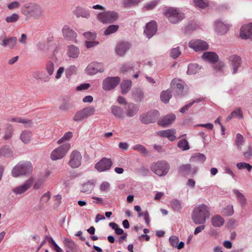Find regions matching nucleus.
<instances>
[{
	"mask_svg": "<svg viewBox=\"0 0 252 252\" xmlns=\"http://www.w3.org/2000/svg\"><path fill=\"white\" fill-rule=\"evenodd\" d=\"M202 58L204 61L212 64H214L219 59L218 55L213 52H204L202 55Z\"/></svg>",
	"mask_w": 252,
	"mask_h": 252,
	"instance_id": "bb28decb",
	"label": "nucleus"
},
{
	"mask_svg": "<svg viewBox=\"0 0 252 252\" xmlns=\"http://www.w3.org/2000/svg\"><path fill=\"white\" fill-rule=\"evenodd\" d=\"M77 71V67L74 65H71L65 69V75L67 78L76 74Z\"/></svg>",
	"mask_w": 252,
	"mask_h": 252,
	"instance_id": "864d4df0",
	"label": "nucleus"
},
{
	"mask_svg": "<svg viewBox=\"0 0 252 252\" xmlns=\"http://www.w3.org/2000/svg\"><path fill=\"white\" fill-rule=\"evenodd\" d=\"M206 157L201 153H194L191 155L189 158V162L197 164H203L206 160Z\"/></svg>",
	"mask_w": 252,
	"mask_h": 252,
	"instance_id": "c85d7f7f",
	"label": "nucleus"
},
{
	"mask_svg": "<svg viewBox=\"0 0 252 252\" xmlns=\"http://www.w3.org/2000/svg\"><path fill=\"white\" fill-rule=\"evenodd\" d=\"M51 197L50 192L48 191L43 194L41 197L40 204L43 205L48 202Z\"/></svg>",
	"mask_w": 252,
	"mask_h": 252,
	"instance_id": "0e129e2a",
	"label": "nucleus"
},
{
	"mask_svg": "<svg viewBox=\"0 0 252 252\" xmlns=\"http://www.w3.org/2000/svg\"><path fill=\"white\" fill-rule=\"evenodd\" d=\"M95 108L93 106H88L77 111L72 118L73 121L79 122L83 121L89 116L94 114Z\"/></svg>",
	"mask_w": 252,
	"mask_h": 252,
	"instance_id": "6e6552de",
	"label": "nucleus"
},
{
	"mask_svg": "<svg viewBox=\"0 0 252 252\" xmlns=\"http://www.w3.org/2000/svg\"><path fill=\"white\" fill-rule=\"evenodd\" d=\"M227 59L232 73L234 74L237 73L238 70L241 67L242 64L241 57L236 54H232L229 56Z\"/></svg>",
	"mask_w": 252,
	"mask_h": 252,
	"instance_id": "ddd939ff",
	"label": "nucleus"
},
{
	"mask_svg": "<svg viewBox=\"0 0 252 252\" xmlns=\"http://www.w3.org/2000/svg\"><path fill=\"white\" fill-rule=\"evenodd\" d=\"M132 85V82L129 80H124L121 84V91L123 94L127 93L130 90Z\"/></svg>",
	"mask_w": 252,
	"mask_h": 252,
	"instance_id": "a19ab883",
	"label": "nucleus"
},
{
	"mask_svg": "<svg viewBox=\"0 0 252 252\" xmlns=\"http://www.w3.org/2000/svg\"><path fill=\"white\" fill-rule=\"evenodd\" d=\"M232 115L233 118H238L239 119H243V114L242 109L240 107H238L234 109L232 112Z\"/></svg>",
	"mask_w": 252,
	"mask_h": 252,
	"instance_id": "052dcab7",
	"label": "nucleus"
},
{
	"mask_svg": "<svg viewBox=\"0 0 252 252\" xmlns=\"http://www.w3.org/2000/svg\"><path fill=\"white\" fill-rule=\"evenodd\" d=\"M73 107V103L68 101L62 103L59 106V109L63 111H67Z\"/></svg>",
	"mask_w": 252,
	"mask_h": 252,
	"instance_id": "5fc2aeb1",
	"label": "nucleus"
},
{
	"mask_svg": "<svg viewBox=\"0 0 252 252\" xmlns=\"http://www.w3.org/2000/svg\"><path fill=\"white\" fill-rule=\"evenodd\" d=\"M118 25H110L103 30V35L107 36L117 32L119 29Z\"/></svg>",
	"mask_w": 252,
	"mask_h": 252,
	"instance_id": "473e14b6",
	"label": "nucleus"
},
{
	"mask_svg": "<svg viewBox=\"0 0 252 252\" xmlns=\"http://www.w3.org/2000/svg\"><path fill=\"white\" fill-rule=\"evenodd\" d=\"M130 47L131 45L129 43L127 42H120L116 46V53L119 56H124Z\"/></svg>",
	"mask_w": 252,
	"mask_h": 252,
	"instance_id": "412c9836",
	"label": "nucleus"
},
{
	"mask_svg": "<svg viewBox=\"0 0 252 252\" xmlns=\"http://www.w3.org/2000/svg\"><path fill=\"white\" fill-rule=\"evenodd\" d=\"M132 95L137 101H141L144 96V92L140 89H135L132 92Z\"/></svg>",
	"mask_w": 252,
	"mask_h": 252,
	"instance_id": "09e8293b",
	"label": "nucleus"
},
{
	"mask_svg": "<svg viewBox=\"0 0 252 252\" xmlns=\"http://www.w3.org/2000/svg\"><path fill=\"white\" fill-rule=\"evenodd\" d=\"M151 170L158 176H164L170 169L169 163L165 160L153 162L150 166Z\"/></svg>",
	"mask_w": 252,
	"mask_h": 252,
	"instance_id": "423d86ee",
	"label": "nucleus"
},
{
	"mask_svg": "<svg viewBox=\"0 0 252 252\" xmlns=\"http://www.w3.org/2000/svg\"><path fill=\"white\" fill-rule=\"evenodd\" d=\"M133 149L144 156H148L149 153L147 149L142 145L136 144L133 147Z\"/></svg>",
	"mask_w": 252,
	"mask_h": 252,
	"instance_id": "603ef678",
	"label": "nucleus"
},
{
	"mask_svg": "<svg viewBox=\"0 0 252 252\" xmlns=\"http://www.w3.org/2000/svg\"><path fill=\"white\" fill-rule=\"evenodd\" d=\"M96 17L100 23L103 24H110L118 20L119 14L114 10H104L98 13Z\"/></svg>",
	"mask_w": 252,
	"mask_h": 252,
	"instance_id": "20e7f679",
	"label": "nucleus"
},
{
	"mask_svg": "<svg viewBox=\"0 0 252 252\" xmlns=\"http://www.w3.org/2000/svg\"><path fill=\"white\" fill-rule=\"evenodd\" d=\"M126 114L128 117H133L138 113L139 107L132 102L127 103L125 107Z\"/></svg>",
	"mask_w": 252,
	"mask_h": 252,
	"instance_id": "a878e982",
	"label": "nucleus"
},
{
	"mask_svg": "<svg viewBox=\"0 0 252 252\" xmlns=\"http://www.w3.org/2000/svg\"><path fill=\"white\" fill-rule=\"evenodd\" d=\"M170 205L173 210L178 212H180L183 208L181 201L178 199L172 200Z\"/></svg>",
	"mask_w": 252,
	"mask_h": 252,
	"instance_id": "3c124183",
	"label": "nucleus"
},
{
	"mask_svg": "<svg viewBox=\"0 0 252 252\" xmlns=\"http://www.w3.org/2000/svg\"><path fill=\"white\" fill-rule=\"evenodd\" d=\"M229 28L228 24L221 20H217L214 23V30L218 35L225 34L228 31Z\"/></svg>",
	"mask_w": 252,
	"mask_h": 252,
	"instance_id": "4468645a",
	"label": "nucleus"
},
{
	"mask_svg": "<svg viewBox=\"0 0 252 252\" xmlns=\"http://www.w3.org/2000/svg\"><path fill=\"white\" fill-rule=\"evenodd\" d=\"M245 143V139L242 135L237 133L235 140V144L239 150H242V146Z\"/></svg>",
	"mask_w": 252,
	"mask_h": 252,
	"instance_id": "37998d69",
	"label": "nucleus"
},
{
	"mask_svg": "<svg viewBox=\"0 0 252 252\" xmlns=\"http://www.w3.org/2000/svg\"><path fill=\"white\" fill-rule=\"evenodd\" d=\"M211 223L215 227H220L224 224V219L220 215H215L211 218Z\"/></svg>",
	"mask_w": 252,
	"mask_h": 252,
	"instance_id": "7c9ffc66",
	"label": "nucleus"
},
{
	"mask_svg": "<svg viewBox=\"0 0 252 252\" xmlns=\"http://www.w3.org/2000/svg\"><path fill=\"white\" fill-rule=\"evenodd\" d=\"M210 216V209L206 204H202L196 206L193 209L191 219L195 224L205 223L206 220Z\"/></svg>",
	"mask_w": 252,
	"mask_h": 252,
	"instance_id": "f257e3e1",
	"label": "nucleus"
},
{
	"mask_svg": "<svg viewBox=\"0 0 252 252\" xmlns=\"http://www.w3.org/2000/svg\"><path fill=\"white\" fill-rule=\"evenodd\" d=\"M156 133L158 135L161 137L167 138L171 141H174L176 138L175 135L176 130L174 129L160 130L157 131Z\"/></svg>",
	"mask_w": 252,
	"mask_h": 252,
	"instance_id": "cd10ccee",
	"label": "nucleus"
},
{
	"mask_svg": "<svg viewBox=\"0 0 252 252\" xmlns=\"http://www.w3.org/2000/svg\"><path fill=\"white\" fill-rule=\"evenodd\" d=\"M233 192L235 194L241 206H245L247 203V200L245 195L237 189H233Z\"/></svg>",
	"mask_w": 252,
	"mask_h": 252,
	"instance_id": "c9c22d12",
	"label": "nucleus"
},
{
	"mask_svg": "<svg viewBox=\"0 0 252 252\" xmlns=\"http://www.w3.org/2000/svg\"><path fill=\"white\" fill-rule=\"evenodd\" d=\"M82 156L77 151H73L70 155L69 165L73 168L78 167L81 163Z\"/></svg>",
	"mask_w": 252,
	"mask_h": 252,
	"instance_id": "2eb2a0df",
	"label": "nucleus"
},
{
	"mask_svg": "<svg viewBox=\"0 0 252 252\" xmlns=\"http://www.w3.org/2000/svg\"><path fill=\"white\" fill-rule=\"evenodd\" d=\"M94 187V184L90 182H88L82 185L81 191L82 192L89 194L93 190Z\"/></svg>",
	"mask_w": 252,
	"mask_h": 252,
	"instance_id": "8fccbe9b",
	"label": "nucleus"
},
{
	"mask_svg": "<svg viewBox=\"0 0 252 252\" xmlns=\"http://www.w3.org/2000/svg\"><path fill=\"white\" fill-rule=\"evenodd\" d=\"M110 110L111 114L116 118L120 119H124L125 114L121 107L117 105H112L110 107Z\"/></svg>",
	"mask_w": 252,
	"mask_h": 252,
	"instance_id": "c756f323",
	"label": "nucleus"
},
{
	"mask_svg": "<svg viewBox=\"0 0 252 252\" xmlns=\"http://www.w3.org/2000/svg\"><path fill=\"white\" fill-rule=\"evenodd\" d=\"M159 115L158 111L153 110L149 112L146 115L140 116V120L143 123L149 124L155 122L158 118Z\"/></svg>",
	"mask_w": 252,
	"mask_h": 252,
	"instance_id": "f3484780",
	"label": "nucleus"
},
{
	"mask_svg": "<svg viewBox=\"0 0 252 252\" xmlns=\"http://www.w3.org/2000/svg\"><path fill=\"white\" fill-rule=\"evenodd\" d=\"M21 6L20 2L17 0H13L7 5V7L9 10H15L20 8Z\"/></svg>",
	"mask_w": 252,
	"mask_h": 252,
	"instance_id": "680f3d73",
	"label": "nucleus"
},
{
	"mask_svg": "<svg viewBox=\"0 0 252 252\" xmlns=\"http://www.w3.org/2000/svg\"><path fill=\"white\" fill-rule=\"evenodd\" d=\"M80 54L79 48L74 45H69L66 48V55L72 59H77Z\"/></svg>",
	"mask_w": 252,
	"mask_h": 252,
	"instance_id": "b1692460",
	"label": "nucleus"
},
{
	"mask_svg": "<svg viewBox=\"0 0 252 252\" xmlns=\"http://www.w3.org/2000/svg\"><path fill=\"white\" fill-rule=\"evenodd\" d=\"M63 243L65 247L69 250V251H71L72 252H77L78 247L72 240L65 238L64 239Z\"/></svg>",
	"mask_w": 252,
	"mask_h": 252,
	"instance_id": "e433bc0d",
	"label": "nucleus"
},
{
	"mask_svg": "<svg viewBox=\"0 0 252 252\" xmlns=\"http://www.w3.org/2000/svg\"><path fill=\"white\" fill-rule=\"evenodd\" d=\"M201 67L196 63H190L188 65L187 74L189 75L194 74L196 73L200 69Z\"/></svg>",
	"mask_w": 252,
	"mask_h": 252,
	"instance_id": "49530a36",
	"label": "nucleus"
},
{
	"mask_svg": "<svg viewBox=\"0 0 252 252\" xmlns=\"http://www.w3.org/2000/svg\"><path fill=\"white\" fill-rule=\"evenodd\" d=\"M158 1L157 0H153L146 3L143 8L145 10H150L153 9L157 5Z\"/></svg>",
	"mask_w": 252,
	"mask_h": 252,
	"instance_id": "69168bd1",
	"label": "nucleus"
},
{
	"mask_svg": "<svg viewBox=\"0 0 252 252\" xmlns=\"http://www.w3.org/2000/svg\"><path fill=\"white\" fill-rule=\"evenodd\" d=\"M34 182L33 179H28L22 185L17 187L13 189L16 194H21L28 190Z\"/></svg>",
	"mask_w": 252,
	"mask_h": 252,
	"instance_id": "6ab92c4d",
	"label": "nucleus"
},
{
	"mask_svg": "<svg viewBox=\"0 0 252 252\" xmlns=\"http://www.w3.org/2000/svg\"><path fill=\"white\" fill-rule=\"evenodd\" d=\"M72 135L73 133L72 132L68 131L65 133L63 136L57 141V143L59 144H63L66 141H68L72 137Z\"/></svg>",
	"mask_w": 252,
	"mask_h": 252,
	"instance_id": "13d9d810",
	"label": "nucleus"
},
{
	"mask_svg": "<svg viewBox=\"0 0 252 252\" xmlns=\"http://www.w3.org/2000/svg\"><path fill=\"white\" fill-rule=\"evenodd\" d=\"M72 12L77 18L82 17L89 19L91 17L90 11L80 6L75 7L73 10Z\"/></svg>",
	"mask_w": 252,
	"mask_h": 252,
	"instance_id": "4be33fe9",
	"label": "nucleus"
},
{
	"mask_svg": "<svg viewBox=\"0 0 252 252\" xmlns=\"http://www.w3.org/2000/svg\"><path fill=\"white\" fill-rule=\"evenodd\" d=\"M192 5L196 8L204 9L209 6V3L206 0H192Z\"/></svg>",
	"mask_w": 252,
	"mask_h": 252,
	"instance_id": "58836bf2",
	"label": "nucleus"
},
{
	"mask_svg": "<svg viewBox=\"0 0 252 252\" xmlns=\"http://www.w3.org/2000/svg\"><path fill=\"white\" fill-rule=\"evenodd\" d=\"M189 46L195 52L203 51L209 48L208 43L201 39H193L189 41Z\"/></svg>",
	"mask_w": 252,
	"mask_h": 252,
	"instance_id": "9b49d317",
	"label": "nucleus"
},
{
	"mask_svg": "<svg viewBox=\"0 0 252 252\" xmlns=\"http://www.w3.org/2000/svg\"><path fill=\"white\" fill-rule=\"evenodd\" d=\"M32 76L35 79L40 80L42 82H48L50 80V77L42 71H35Z\"/></svg>",
	"mask_w": 252,
	"mask_h": 252,
	"instance_id": "72a5a7b5",
	"label": "nucleus"
},
{
	"mask_svg": "<svg viewBox=\"0 0 252 252\" xmlns=\"http://www.w3.org/2000/svg\"><path fill=\"white\" fill-rule=\"evenodd\" d=\"M221 213L225 216L230 217L232 216L234 213L233 206L232 204L226 206L222 208Z\"/></svg>",
	"mask_w": 252,
	"mask_h": 252,
	"instance_id": "a18cd8bd",
	"label": "nucleus"
},
{
	"mask_svg": "<svg viewBox=\"0 0 252 252\" xmlns=\"http://www.w3.org/2000/svg\"><path fill=\"white\" fill-rule=\"evenodd\" d=\"M236 166L238 169L239 170H242L244 169H247L248 171H251V170L252 169V166L249 163L244 162H238L236 164Z\"/></svg>",
	"mask_w": 252,
	"mask_h": 252,
	"instance_id": "bf43d9fd",
	"label": "nucleus"
},
{
	"mask_svg": "<svg viewBox=\"0 0 252 252\" xmlns=\"http://www.w3.org/2000/svg\"><path fill=\"white\" fill-rule=\"evenodd\" d=\"M120 78L118 77H107L102 82V88L104 91H109L115 89L119 84Z\"/></svg>",
	"mask_w": 252,
	"mask_h": 252,
	"instance_id": "f8f14e48",
	"label": "nucleus"
},
{
	"mask_svg": "<svg viewBox=\"0 0 252 252\" xmlns=\"http://www.w3.org/2000/svg\"><path fill=\"white\" fill-rule=\"evenodd\" d=\"M13 157V151L9 146H5L0 149V158L2 157L10 158Z\"/></svg>",
	"mask_w": 252,
	"mask_h": 252,
	"instance_id": "f704fd0d",
	"label": "nucleus"
},
{
	"mask_svg": "<svg viewBox=\"0 0 252 252\" xmlns=\"http://www.w3.org/2000/svg\"><path fill=\"white\" fill-rule=\"evenodd\" d=\"M165 17L172 24L180 22L185 18L184 13L178 7H169L164 13Z\"/></svg>",
	"mask_w": 252,
	"mask_h": 252,
	"instance_id": "39448f33",
	"label": "nucleus"
},
{
	"mask_svg": "<svg viewBox=\"0 0 252 252\" xmlns=\"http://www.w3.org/2000/svg\"><path fill=\"white\" fill-rule=\"evenodd\" d=\"M70 148L69 143H65L60 147L54 149L50 155V158L52 160H57L63 158Z\"/></svg>",
	"mask_w": 252,
	"mask_h": 252,
	"instance_id": "1a4fd4ad",
	"label": "nucleus"
},
{
	"mask_svg": "<svg viewBox=\"0 0 252 252\" xmlns=\"http://www.w3.org/2000/svg\"><path fill=\"white\" fill-rule=\"evenodd\" d=\"M21 12L25 16L34 19H39L44 15L41 7L35 3L24 4L21 9Z\"/></svg>",
	"mask_w": 252,
	"mask_h": 252,
	"instance_id": "f03ea898",
	"label": "nucleus"
},
{
	"mask_svg": "<svg viewBox=\"0 0 252 252\" xmlns=\"http://www.w3.org/2000/svg\"><path fill=\"white\" fill-rule=\"evenodd\" d=\"M32 170L33 166L31 162L21 161L13 167L11 171V175L14 178L28 177L32 174Z\"/></svg>",
	"mask_w": 252,
	"mask_h": 252,
	"instance_id": "7ed1b4c3",
	"label": "nucleus"
},
{
	"mask_svg": "<svg viewBox=\"0 0 252 252\" xmlns=\"http://www.w3.org/2000/svg\"><path fill=\"white\" fill-rule=\"evenodd\" d=\"M170 85L171 87L175 91L176 94L178 96H184L188 93V86L182 80L174 78L172 80Z\"/></svg>",
	"mask_w": 252,
	"mask_h": 252,
	"instance_id": "0eeeda50",
	"label": "nucleus"
},
{
	"mask_svg": "<svg viewBox=\"0 0 252 252\" xmlns=\"http://www.w3.org/2000/svg\"><path fill=\"white\" fill-rule=\"evenodd\" d=\"M176 116L174 114H170L164 117L159 122V124L162 126H167L170 125L175 121Z\"/></svg>",
	"mask_w": 252,
	"mask_h": 252,
	"instance_id": "2f4dec72",
	"label": "nucleus"
},
{
	"mask_svg": "<svg viewBox=\"0 0 252 252\" xmlns=\"http://www.w3.org/2000/svg\"><path fill=\"white\" fill-rule=\"evenodd\" d=\"M1 41L0 44L3 47H8L10 49H13L16 46L17 43V38L16 37H11L6 38L5 36H1Z\"/></svg>",
	"mask_w": 252,
	"mask_h": 252,
	"instance_id": "393cba45",
	"label": "nucleus"
},
{
	"mask_svg": "<svg viewBox=\"0 0 252 252\" xmlns=\"http://www.w3.org/2000/svg\"><path fill=\"white\" fill-rule=\"evenodd\" d=\"M104 71V65L102 63L93 62L90 63L85 69V72L89 75H94Z\"/></svg>",
	"mask_w": 252,
	"mask_h": 252,
	"instance_id": "9d476101",
	"label": "nucleus"
},
{
	"mask_svg": "<svg viewBox=\"0 0 252 252\" xmlns=\"http://www.w3.org/2000/svg\"><path fill=\"white\" fill-rule=\"evenodd\" d=\"M172 95L171 91L169 89L163 91L160 93V98L161 101L164 103H167L170 99L171 98Z\"/></svg>",
	"mask_w": 252,
	"mask_h": 252,
	"instance_id": "4c0bfd02",
	"label": "nucleus"
},
{
	"mask_svg": "<svg viewBox=\"0 0 252 252\" xmlns=\"http://www.w3.org/2000/svg\"><path fill=\"white\" fill-rule=\"evenodd\" d=\"M181 52L180 50L179 47H177L172 49L170 52V56L173 59H176L181 55Z\"/></svg>",
	"mask_w": 252,
	"mask_h": 252,
	"instance_id": "338daca9",
	"label": "nucleus"
},
{
	"mask_svg": "<svg viewBox=\"0 0 252 252\" xmlns=\"http://www.w3.org/2000/svg\"><path fill=\"white\" fill-rule=\"evenodd\" d=\"M8 121L12 122L21 123L24 124L26 127L32 126V123L31 121L28 119H22L19 117H13L9 118Z\"/></svg>",
	"mask_w": 252,
	"mask_h": 252,
	"instance_id": "ea45409f",
	"label": "nucleus"
},
{
	"mask_svg": "<svg viewBox=\"0 0 252 252\" xmlns=\"http://www.w3.org/2000/svg\"><path fill=\"white\" fill-rule=\"evenodd\" d=\"M178 147L183 151H187L189 149V142L185 139H182L178 142Z\"/></svg>",
	"mask_w": 252,
	"mask_h": 252,
	"instance_id": "6e6d98bb",
	"label": "nucleus"
},
{
	"mask_svg": "<svg viewBox=\"0 0 252 252\" xmlns=\"http://www.w3.org/2000/svg\"><path fill=\"white\" fill-rule=\"evenodd\" d=\"M83 35L88 40H93L96 37V34L94 32H85L83 33Z\"/></svg>",
	"mask_w": 252,
	"mask_h": 252,
	"instance_id": "774afa93",
	"label": "nucleus"
},
{
	"mask_svg": "<svg viewBox=\"0 0 252 252\" xmlns=\"http://www.w3.org/2000/svg\"><path fill=\"white\" fill-rule=\"evenodd\" d=\"M112 165L110 159L104 158L95 164V168L99 172H104L109 170Z\"/></svg>",
	"mask_w": 252,
	"mask_h": 252,
	"instance_id": "dca6fc26",
	"label": "nucleus"
},
{
	"mask_svg": "<svg viewBox=\"0 0 252 252\" xmlns=\"http://www.w3.org/2000/svg\"><path fill=\"white\" fill-rule=\"evenodd\" d=\"M225 67V63L223 61H217L213 64V68L216 72L222 73Z\"/></svg>",
	"mask_w": 252,
	"mask_h": 252,
	"instance_id": "c03bdc74",
	"label": "nucleus"
},
{
	"mask_svg": "<svg viewBox=\"0 0 252 252\" xmlns=\"http://www.w3.org/2000/svg\"><path fill=\"white\" fill-rule=\"evenodd\" d=\"M240 36L243 39L252 40V23L243 25L240 29Z\"/></svg>",
	"mask_w": 252,
	"mask_h": 252,
	"instance_id": "a211bd4d",
	"label": "nucleus"
},
{
	"mask_svg": "<svg viewBox=\"0 0 252 252\" xmlns=\"http://www.w3.org/2000/svg\"><path fill=\"white\" fill-rule=\"evenodd\" d=\"M141 0H124L123 5L125 7H129L138 4Z\"/></svg>",
	"mask_w": 252,
	"mask_h": 252,
	"instance_id": "e2e57ef3",
	"label": "nucleus"
},
{
	"mask_svg": "<svg viewBox=\"0 0 252 252\" xmlns=\"http://www.w3.org/2000/svg\"><path fill=\"white\" fill-rule=\"evenodd\" d=\"M32 137V135L31 132L25 130L22 132L20 135V139L24 143L27 144L31 141Z\"/></svg>",
	"mask_w": 252,
	"mask_h": 252,
	"instance_id": "de8ad7c7",
	"label": "nucleus"
},
{
	"mask_svg": "<svg viewBox=\"0 0 252 252\" xmlns=\"http://www.w3.org/2000/svg\"><path fill=\"white\" fill-rule=\"evenodd\" d=\"M56 67L57 66L55 63L51 61L48 62L45 66L47 76H49L50 77V76L52 75Z\"/></svg>",
	"mask_w": 252,
	"mask_h": 252,
	"instance_id": "79ce46f5",
	"label": "nucleus"
},
{
	"mask_svg": "<svg viewBox=\"0 0 252 252\" xmlns=\"http://www.w3.org/2000/svg\"><path fill=\"white\" fill-rule=\"evenodd\" d=\"M190 170L191 165L189 164H183L179 167V172L185 175L189 174Z\"/></svg>",
	"mask_w": 252,
	"mask_h": 252,
	"instance_id": "4d7b16f0",
	"label": "nucleus"
},
{
	"mask_svg": "<svg viewBox=\"0 0 252 252\" xmlns=\"http://www.w3.org/2000/svg\"><path fill=\"white\" fill-rule=\"evenodd\" d=\"M157 31V24L153 21L146 24L144 33L148 38H150L156 33Z\"/></svg>",
	"mask_w": 252,
	"mask_h": 252,
	"instance_id": "5701e85b",
	"label": "nucleus"
},
{
	"mask_svg": "<svg viewBox=\"0 0 252 252\" xmlns=\"http://www.w3.org/2000/svg\"><path fill=\"white\" fill-rule=\"evenodd\" d=\"M62 32L63 37L65 39L68 40L74 41L75 43L77 42L76 39L77 33L68 26L65 25L63 27Z\"/></svg>",
	"mask_w": 252,
	"mask_h": 252,
	"instance_id": "aec40b11",
	"label": "nucleus"
}]
</instances>
